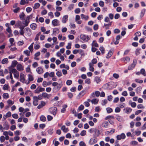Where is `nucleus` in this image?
Here are the masks:
<instances>
[{"instance_id": "nucleus-1", "label": "nucleus", "mask_w": 146, "mask_h": 146, "mask_svg": "<svg viewBox=\"0 0 146 146\" xmlns=\"http://www.w3.org/2000/svg\"><path fill=\"white\" fill-rule=\"evenodd\" d=\"M52 86L54 87L53 89V91L56 92L60 89L62 86V84H58L57 82H55L52 83Z\"/></svg>"}, {"instance_id": "nucleus-2", "label": "nucleus", "mask_w": 146, "mask_h": 146, "mask_svg": "<svg viewBox=\"0 0 146 146\" xmlns=\"http://www.w3.org/2000/svg\"><path fill=\"white\" fill-rule=\"evenodd\" d=\"M98 141V139L97 137L93 135V137L91 138L89 141V143L90 145H92L96 143Z\"/></svg>"}, {"instance_id": "nucleus-3", "label": "nucleus", "mask_w": 146, "mask_h": 146, "mask_svg": "<svg viewBox=\"0 0 146 146\" xmlns=\"http://www.w3.org/2000/svg\"><path fill=\"white\" fill-rule=\"evenodd\" d=\"M48 110L50 113L55 116L56 114L57 108L56 107H52L50 108Z\"/></svg>"}, {"instance_id": "nucleus-4", "label": "nucleus", "mask_w": 146, "mask_h": 146, "mask_svg": "<svg viewBox=\"0 0 146 146\" xmlns=\"http://www.w3.org/2000/svg\"><path fill=\"white\" fill-rule=\"evenodd\" d=\"M137 63V60L134 59H133V63L130 65L129 66L128 68V69L129 70H132L135 66Z\"/></svg>"}, {"instance_id": "nucleus-5", "label": "nucleus", "mask_w": 146, "mask_h": 146, "mask_svg": "<svg viewBox=\"0 0 146 146\" xmlns=\"http://www.w3.org/2000/svg\"><path fill=\"white\" fill-rule=\"evenodd\" d=\"M11 72L14 74V77L18 79L19 76V72L15 68L12 69Z\"/></svg>"}, {"instance_id": "nucleus-6", "label": "nucleus", "mask_w": 146, "mask_h": 146, "mask_svg": "<svg viewBox=\"0 0 146 146\" xmlns=\"http://www.w3.org/2000/svg\"><path fill=\"white\" fill-rule=\"evenodd\" d=\"M100 94V92L98 91H96L94 92H93L91 95V98H95L99 97Z\"/></svg>"}, {"instance_id": "nucleus-7", "label": "nucleus", "mask_w": 146, "mask_h": 146, "mask_svg": "<svg viewBox=\"0 0 146 146\" xmlns=\"http://www.w3.org/2000/svg\"><path fill=\"white\" fill-rule=\"evenodd\" d=\"M24 33L27 36H30L31 34V32L29 28H26L24 30Z\"/></svg>"}, {"instance_id": "nucleus-8", "label": "nucleus", "mask_w": 146, "mask_h": 146, "mask_svg": "<svg viewBox=\"0 0 146 146\" xmlns=\"http://www.w3.org/2000/svg\"><path fill=\"white\" fill-rule=\"evenodd\" d=\"M28 76L29 81H26L25 82V83L26 84H29L30 82L34 80V78L32 75H31L30 74H29Z\"/></svg>"}, {"instance_id": "nucleus-9", "label": "nucleus", "mask_w": 146, "mask_h": 146, "mask_svg": "<svg viewBox=\"0 0 146 146\" xmlns=\"http://www.w3.org/2000/svg\"><path fill=\"white\" fill-rule=\"evenodd\" d=\"M44 88L38 87L35 90L34 92L35 93L39 94L40 92L44 91Z\"/></svg>"}, {"instance_id": "nucleus-10", "label": "nucleus", "mask_w": 146, "mask_h": 146, "mask_svg": "<svg viewBox=\"0 0 146 146\" xmlns=\"http://www.w3.org/2000/svg\"><path fill=\"white\" fill-rule=\"evenodd\" d=\"M125 137V135L124 133H122L120 135L117 136L116 138L117 140H120L121 139H124Z\"/></svg>"}, {"instance_id": "nucleus-11", "label": "nucleus", "mask_w": 146, "mask_h": 146, "mask_svg": "<svg viewBox=\"0 0 146 146\" xmlns=\"http://www.w3.org/2000/svg\"><path fill=\"white\" fill-rule=\"evenodd\" d=\"M20 81L23 83H25V79L24 74L23 73H21L20 76Z\"/></svg>"}, {"instance_id": "nucleus-12", "label": "nucleus", "mask_w": 146, "mask_h": 146, "mask_svg": "<svg viewBox=\"0 0 146 146\" xmlns=\"http://www.w3.org/2000/svg\"><path fill=\"white\" fill-rule=\"evenodd\" d=\"M52 24L54 26H56L59 25V22L58 20L55 19L52 21Z\"/></svg>"}, {"instance_id": "nucleus-13", "label": "nucleus", "mask_w": 146, "mask_h": 146, "mask_svg": "<svg viewBox=\"0 0 146 146\" xmlns=\"http://www.w3.org/2000/svg\"><path fill=\"white\" fill-rule=\"evenodd\" d=\"M80 38L84 41H88L89 39V38L88 36L84 35H80Z\"/></svg>"}, {"instance_id": "nucleus-14", "label": "nucleus", "mask_w": 146, "mask_h": 146, "mask_svg": "<svg viewBox=\"0 0 146 146\" xmlns=\"http://www.w3.org/2000/svg\"><path fill=\"white\" fill-rule=\"evenodd\" d=\"M37 72L39 74H41L43 72V69L40 67H39L36 69Z\"/></svg>"}, {"instance_id": "nucleus-15", "label": "nucleus", "mask_w": 146, "mask_h": 146, "mask_svg": "<svg viewBox=\"0 0 146 146\" xmlns=\"http://www.w3.org/2000/svg\"><path fill=\"white\" fill-rule=\"evenodd\" d=\"M42 94V96H43V97L44 98H47V99H48L51 96V94H48L44 92Z\"/></svg>"}, {"instance_id": "nucleus-16", "label": "nucleus", "mask_w": 146, "mask_h": 146, "mask_svg": "<svg viewBox=\"0 0 146 146\" xmlns=\"http://www.w3.org/2000/svg\"><path fill=\"white\" fill-rule=\"evenodd\" d=\"M52 84L51 81H49L48 82H46V81H44L42 83V86L44 87H46L48 86H49L50 85Z\"/></svg>"}, {"instance_id": "nucleus-17", "label": "nucleus", "mask_w": 146, "mask_h": 146, "mask_svg": "<svg viewBox=\"0 0 146 146\" xmlns=\"http://www.w3.org/2000/svg\"><path fill=\"white\" fill-rule=\"evenodd\" d=\"M17 68L19 71H22L24 70L23 67L20 64H18L17 65Z\"/></svg>"}, {"instance_id": "nucleus-18", "label": "nucleus", "mask_w": 146, "mask_h": 146, "mask_svg": "<svg viewBox=\"0 0 146 146\" xmlns=\"http://www.w3.org/2000/svg\"><path fill=\"white\" fill-rule=\"evenodd\" d=\"M68 16L67 15L64 16L62 18V21L63 23H66L68 19Z\"/></svg>"}, {"instance_id": "nucleus-19", "label": "nucleus", "mask_w": 146, "mask_h": 146, "mask_svg": "<svg viewBox=\"0 0 146 146\" xmlns=\"http://www.w3.org/2000/svg\"><path fill=\"white\" fill-rule=\"evenodd\" d=\"M89 70L92 72H94V68L93 67L94 66L92 63H89Z\"/></svg>"}, {"instance_id": "nucleus-20", "label": "nucleus", "mask_w": 146, "mask_h": 146, "mask_svg": "<svg viewBox=\"0 0 146 146\" xmlns=\"http://www.w3.org/2000/svg\"><path fill=\"white\" fill-rule=\"evenodd\" d=\"M15 25L17 27H19V28L21 27H25V26L22 25V22L20 21H18L17 22Z\"/></svg>"}, {"instance_id": "nucleus-21", "label": "nucleus", "mask_w": 146, "mask_h": 146, "mask_svg": "<svg viewBox=\"0 0 146 146\" xmlns=\"http://www.w3.org/2000/svg\"><path fill=\"white\" fill-rule=\"evenodd\" d=\"M61 129L62 130L64 133H66L69 131L68 128H66V127L65 125L62 126L61 128Z\"/></svg>"}, {"instance_id": "nucleus-22", "label": "nucleus", "mask_w": 146, "mask_h": 146, "mask_svg": "<svg viewBox=\"0 0 146 146\" xmlns=\"http://www.w3.org/2000/svg\"><path fill=\"white\" fill-rule=\"evenodd\" d=\"M9 41L11 44V45L9 46V47H10L11 46H13L14 45V40L13 38H10L9 39Z\"/></svg>"}, {"instance_id": "nucleus-23", "label": "nucleus", "mask_w": 146, "mask_h": 146, "mask_svg": "<svg viewBox=\"0 0 146 146\" xmlns=\"http://www.w3.org/2000/svg\"><path fill=\"white\" fill-rule=\"evenodd\" d=\"M98 101L99 99H98L94 98L91 100V102L92 104H96L98 103Z\"/></svg>"}, {"instance_id": "nucleus-24", "label": "nucleus", "mask_w": 146, "mask_h": 146, "mask_svg": "<svg viewBox=\"0 0 146 146\" xmlns=\"http://www.w3.org/2000/svg\"><path fill=\"white\" fill-rule=\"evenodd\" d=\"M81 17L82 19H84L86 20H88L89 18V17L88 16L85 15L83 14L81 15Z\"/></svg>"}, {"instance_id": "nucleus-25", "label": "nucleus", "mask_w": 146, "mask_h": 146, "mask_svg": "<svg viewBox=\"0 0 146 146\" xmlns=\"http://www.w3.org/2000/svg\"><path fill=\"white\" fill-rule=\"evenodd\" d=\"M25 27H21L20 28H19V29H20V30L19 31V33L21 35H23L24 31H23V29Z\"/></svg>"}, {"instance_id": "nucleus-26", "label": "nucleus", "mask_w": 146, "mask_h": 146, "mask_svg": "<svg viewBox=\"0 0 146 146\" xmlns=\"http://www.w3.org/2000/svg\"><path fill=\"white\" fill-rule=\"evenodd\" d=\"M113 54V51H111V50H110L109 52H108L107 56H106V58H109L111 57V56Z\"/></svg>"}, {"instance_id": "nucleus-27", "label": "nucleus", "mask_w": 146, "mask_h": 146, "mask_svg": "<svg viewBox=\"0 0 146 146\" xmlns=\"http://www.w3.org/2000/svg\"><path fill=\"white\" fill-rule=\"evenodd\" d=\"M129 104L131 105L132 108H135L136 106V104L135 102H132L131 101H130L129 102Z\"/></svg>"}, {"instance_id": "nucleus-28", "label": "nucleus", "mask_w": 146, "mask_h": 146, "mask_svg": "<svg viewBox=\"0 0 146 146\" xmlns=\"http://www.w3.org/2000/svg\"><path fill=\"white\" fill-rule=\"evenodd\" d=\"M115 118L117 120L120 122H122L123 121L122 118L120 116L118 115H116Z\"/></svg>"}, {"instance_id": "nucleus-29", "label": "nucleus", "mask_w": 146, "mask_h": 146, "mask_svg": "<svg viewBox=\"0 0 146 146\" xmlns=\"http://www.w3.org/2000/svg\"><path fill=\"white\" fill-rule=\"evenodd\" d=\"M25 16V14L23 12L21 13L19 16L20 19L21 20H23L24 19Z\"/></svg>"}, {"instance_id": "nucleus-30", "label": "nucleus", "mask_w": 146, "mask_h": 146, "mask_svg": "<svg viewBox=\"0 0 146 146\" xmlns=\"http://www.w3.org/2000/svg\"><path fill=\"white\" fill-rule=\"evenodd\" d=\"M96 131L95 132V134L93 135H95L96 137H98L100 134V131L96 129Z\"/></svg>"}, {"instance_id": "nucleus-31", "label": "nucleus", "mask_w": 146, "mask_h": 146, "mask_svg": "<svg viewBox=\"0 0 146 146\" xmlns=\"http://www.w3.org/2000/svg\"><path fill=\"white\" fill-rule=\"evenodd\" d=\"M67 106L65 104L62 106V108L61 110V112L62 113H64L66 111V108H67Z\"/></svg>"}, {"instance_id": "nucleus-32", "label": "nucleus", "mask_w": 146, "mask_h": 146, "mask_svg": "<svg viewBox=\"0 0 146 146\" xmlns=\"http://www.w3.org/2000/svg\"><path fill=\"white\" fill-rule=\"evenodd\" d=\"M37 25L36 24L33 23L31 25V28L33 30H35L36 28Z\"/></svg>"}, {"instance_id": "nucleus-33", "label": "nucleus", "mask_w": 146, "mask_h": 146, "mask_svg": "<svg viewBox=\"0 0 146 146\" xmlns=\"http://www.w3.org/2000/svg\"><path fill=\"white\" fill-rule=\"evenodd\" d=\"M3 97L4 99H7L9 97V96L8 93H4L3 95Z\"/></svg>"}, {"instance_id": "nucleus-34", "label": "nucleus", "mask_w": 146, "mask_h": 146, "mask_svg": "<svg viewBox=\"0 0 146 146\" xmlns=\"http://www.w3.org/2000/svg\"><path fill=\"white\" fill-rule=\"evenodd\" d=\"M29 22V21L27 19H25L23 24L24 25L25 27L27 26Z\"/></svg>"}, {"instance_id": "nucleus-35", "label": "nucleus", "mask_w": 146, "mask_h": 146, "mask_svg": "<svg viewBox=\"0 0 146 146\" xmlns=\"http://www.w3.org/2000/svg\"><path fill=\"white\" fill-rule=\"evenodd\" d=\"M8 62V59L7 58H4L2 61L1 63L3 64H7Z\"/></svg>"}, {"instance_id": "nucleus-36", "label": "nucleus", "mask_w": 146, "mask_h": 146, "mask_svg": "<svg viewBox=\"0 0 146 146\" xmlns=\"http://www.w3.org/2000/svg\"><path fill=\"white\" fill-rule=\"evenodd\" d=\"M41 34V33L40 32H39L36 35L35 39V41H37L38 40L39 36Z\"/></svg>"}, {"instance_id": "nucleus-37", "label": "nucleus", "mask_w": 146, "mask_h": 146, "mask_svg": "<svg viewBox=\"0 0 146 146\" xmlns=\"http://www.w3.org/2000/svg\"><path fill=\"white\" fill-rule=\"evenodd\" d=\"M17 63V62L16 60L13 61L12 63L11 66L13 67H15Z\"/></svg>"}, {"instance_id": "nucleus-38", "label": "nucleus", "mask_w": 146, "mask_h": 146, "mask_svg": "<svg viewBox=\"0 0 146 146\" xmlns=\"http://www.w3.org/2000/svg\"><path fill=\"white\" fill-rule=\"evenodd\" d=\"M97 131L96 128H92L89 129L88 132L90 133H92L94 132L95 133V131Z\"/></svg>"}, {"instance_id": "nucleus-39", "label": "nucleus", "mask_w": 146, "mask_h": 146, "mask_svg": "<svg viewBox=\"0 0 146 146\" xmlns=\"http://www.w3.org/2000/svg\"><path fill=\"white\" fill-rule=\"evenodd\" d=\"M122 59L123 60L124 62H128L129 61L130 58L129 57L127 56L123 58Z\"/></svg>"}, {"instance_id": "nucleus-40", "label": "nucleus", "mask_w": 146, "mask_h": 146, "mask_svg": "<svg viewBox=\"0 0 146 146\" xmlns=\"http://www.w3.org/2000/svg\"><path fill=\"white\" fill-rule=\"evenodd\" d=\"M142 89V88L141 86H139L137 88L136 91L137 94H139L140 93V91Z\"/></svg>"}, {"instance_id": "nucleus-41", "label": "nucleus", "mask_w": 146, "mask_h": 146, "mask_svg": "<svg viewBox=\"0 0 146 146\" xmlns=\"http://www.w3.org/2000/svg\"><path fill=\"white\" fill-rule=\"evenodd\" d=\"M38 1L44 6L47 3L46 1L44 0H38Z\"/></svg>"}, {"instance_id": "nucleus-42", "label": "nucleus", "mask_w": 146, "mask_h": 146, "mask_svg": "<svg viewBox=\"0 0 146 146\" xmlns=\"http://www.w3.org/2000/svg\"><path fill=\"white\" fill-rule=\"evenodd\" d=\"M132 111V109L129 108H127L125 110V113H130Z\"/></svg>"}, {"instance_id": "nucleus-43", "label": "nucleus", "mask_w": 146, "mask_h": 146, "mask_svg": "<svg viewBox=\"0 0 146 146\" xmlns=\"http://www.w3.org/2000/svg\"><path fill=\"white\" fill-rule=\"evenodd\" d=\"M108 122H105L102 123V126L106 128L108 126Z\"/></svg>"}, {"instance_id": "nucleus-44", "label": "nucleus", "mask_w": 146, "mask_h": 146, "mask_svg": "<svg viewBox=\"0 0 146 146\" xmlns=\"http://www.w3.org/2000/svg\"><path fill=\"white\" fill-rule=\"evenodd\" d=\"M95 80L97 83L99 82L101 80L100 78L97 76L95 78Z\"/></svg>"}, {"instance_id": "nucleus-45", "label": "nucleus", "mask_w": 146, "mask_h": 146, "mask_svg": "<svg viewBox=\"0 0 146 146\" xmlns=\"http://www.w3.org/2000/svg\"><path fill=\"white\" fill-rule=\"evenodd\" d=\"M111 23L108 24H104V27H105V29H109V27L111 26Z\"/></svg>"}, {"instance_id": "nucleus-46", "label": "nucleus", "mask_w": 146, "mask_h": 146, "mask_svg": "<svg viewBox=\"0 0 146 146\" xmlns=\"http://www.w3.org/2000/svg\"><path fill=\"white\" fill-rule=\"evenodd\" d=\"M24 53L27 56L30 55V52L28 50H26L24 51Z\"/></svg>"}, {"instance_id": "nucleus-47", "label": "nucleus", "mask_w": 146, "mask_h": 146, "mask_svg": "<svg viewBox=\"0 0 146 146\" xmlns=\"http://www.w3.org/2000/svg\"><path fill=\"white\" fill-rule=\"evenodd\" d=\"M40 6V4L38 3H37L35 4V5L34 6V8L36 9L39 7Z\"/></svg>"}, {"instance_id": "nucleus-48", "label": "nucleus", "mask_w": 146, "mask_h": 146, "mask_svg": "<svg viewBox=\"0 0 146 146\" xmlns=\"http://www.w3.org/2000/svg\"><path fill=\"white\" fill-rule=\"evenodd\" d=\"M137 108L138 109H143L144 108V107L142 104H139L137 106Z\"/></svg>"}, {"instance_id": "nucleus-49", "label": "nucleus", "mask_w": 146, "mask_h": 146, "mask_svg": "<svg viewBox=\"0 0 146 146\" xmlns=\"http://www.w3.org/2000/svg\"><path fill=\"white\" fill-rule=\"evenodd\" d=\"M141 73L142 74L143 76H146V73H145V70L144 69H142L140 71Z\"/></svg>"}, {"instance_id": "nucleus-50", "label": "nucleus", "mask_w": 146, "mask_h": 146, "mask_svg": "<svg viewBox=\"0 0 146 146\" xmlns=\"http://www.w3.org/2000/svg\"><path fill=\"white\" fill-rule=\"evenodd\" d=\"M56 75L59 77H60L62 76V73L61 71H58L56 73Z\"/></svg>"}, {"instance_id": "nucleus-51", "label": "nucleus", "mask_w": 146, "mask_h": 146, "mask_svg": "<svg viewBox=\"0 0 146 146\" xmlns=\"http://www.w3.org/2000/svg\"><path fill=\"white\" fill-rule=\"evenodd\" d=\"M40 120L42 121H44L46 120V119L44 116L42 115L40 117Z\"/></svg>"}, {"instance_id": "nucleus-52", "label": "nucleus", "mask_w": 146, "mask_h": 146, "mask_svg": "<svg viewBox=\"0 0 146 146\" xmlns=\"http://www.w3.org/2000/svg\"><path fill=\"white\" fill-rule=\"evenodd\" d=\"M92 46H94L96 47L98 46V44L97 43L96 41H94L92 43Z\"/></svg>"}, {"instance_id": "nucleus-53", "label": "nucleus", "mask_w": 146, "mask_h": 146, "mask_svg": "<svg viewBox=\"0 0 146 146\" xmlns=\"http://www.w3.org/2000/svg\"><path fill=\"white\" fill-rule=\"evenodd\" d=\"M102 54H104L105 53V49L104 48L103 46H101L99 48Z\"/></svg>"}, {"instance_id": "nucleus-54", "label": "nucleus", "mask_w": 146, "mask_h": 146, "mask_svg": "<svg viewBox=\"0 0 146 146\" xmlns=\"http://www.w3.org/2000/svg\"><path fill=\"white\" fill-rule=\"evenodd\" d=\"M97 62V60L96 58H94L92 60L91 62H90L89 63H92L93 64V65L96 64Z\"/></svg>"}, {"instance_id": "nucleus-55", "label": "nucleus", "mask_w": 146, "mask_h": 146, "mask_svg": "<svg viewBox=\"0 0 146 146\" xmlns=\"http://www.w3.org/2000/svg\"><path fill=\"white\" fill-rule=\"evenodd\" d=\"M135 81L137 83L141 84L143 82V80H140L138 79H135Z\"/></svg>"}, {"instance_id": "nucleus-56", "label": "nucleus", "mask_w": 146, "mask_h": 146, "mask_svg": "<svg viewBox=\"0 0 146 146\" xmlns=\"http://www.w3.org/2000/svg\"><path fill=\"white\" fill-rule=\"evenodd\" d=\"M9 88V86L6 84H5L3 86V89L4 90H8Z\"/></svg>"}, {"instance_id": "nucleus-57", "label": "nucleus", "mask_w": 146, "mask_h": 146, "mask_svg": "<svg viewBox=\"0 0 146 146\" xmlns=\"http://www.w3.org/2000/svg\"><path fill=\"white\" fill-rule=\"evenodd\" d=\"M69 26L71 28L74 29L76 27L75 24L72 23H70Z\"/></svg>"}, {"instance_id": "nucleus-58", "label": "nucleus", "mask_w": 146, "mask_h": 146, "mask_svg": "<svg viewBox=\"0 0 146 146\" xmlns=\"http://www.w3.org/2000/svg\"><path fill=\"white\" fill-rule=\"evenodd\" d=\"M145 12V9H143L141 11L140 15V16L141 17H142L144 16Z\"/></svg>"}, {"instance_id": "nucleus-59", "label": "nucleus", "mask_w": 146, "mask_h": 146, "mask_svg": "<svg viewBox=\"0 0 146 146\" xmlns=\"http://www.w3.org/2000/svg\"><path fill=\"white\" fill-rule=\"evenodd\" d=\"M84 108V106L83 105H81L78 108V110L79 111H81L83 110Z\"/></svg>"}, {"instance_id": "nucleus-60", "label": "nucleus", "mask_w": 146, "mask_h": 146, "mask_svg": "<svg viewBox=\"0 0 146 146\" xmlns=\"http://www.w3.org/2000/svg\"><path fill=\"white\" fill-rule=\"evenodd\" d=\"M67 95L69 98L70 99H71L73 96V94L71 92L68 93Z\"/></svg>"}, {"instance_id": "nucleus-61", "label": "nucleus", "mask_w": 146, "mask_h": 146, "mask_svg": "<svg viewBox=\"0 0 146 146\" xmlns=\"http://www.w3.org/2000/svg\"><path fill=\"white\" fill-rule=\"evenodd\" d=\"M106 110L107 112L108 113H110L112 111V109L110 108H106Z\"/></svg>"}, {"instance_id": "nucleus-62", "label": "nucleus", "mask_w": 146, "mask_h": 146, "mask_svg": "<svg viewBox=\"0 0 146 146\" xmlns=\"http://www.w3.org/2000/svg\"><path fill=\"white\" fill-rule=\"evenodd\" d=\"M72 83V81L71 80H68L66 82V84L68 86L70 85Z\"/></svg>"}, {"instance_id": "nucleus-63", "label": "nucleus", "mask_w": 146, "mask_h": 146, "mask_svg": "<svg viewBox=\"0 0 146 146\" xmlns=\"http://www.w3.org/2000/svg\"><path fill=\"white\" fill-rule=\"evenodd\" d=\"M12 116V117L15 119H17L19 117L17 113H14L13 114Z\"/></svg>"}, {"instance_id": "nucleus-64", "label": "nucleus", "mask_w": 146, "mask_h": 146, "mask_svg": "<svg viewBox=\"0 0 146 146\" xmlns=\"http://www.w3.org/2000/svg\"><path fill=\"white\" fill-rule=\"evenodd\" d=\"M24 43L23 41L22 40V41H19L17 42V44L19 46H22L23 45Z\"/></svg>"}]
</instances>
